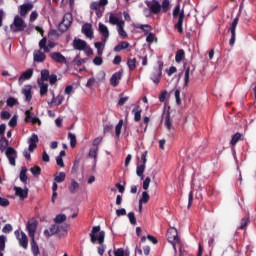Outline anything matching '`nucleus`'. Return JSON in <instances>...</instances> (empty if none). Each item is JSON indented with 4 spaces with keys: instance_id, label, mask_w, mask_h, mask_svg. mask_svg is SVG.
<instances>
[{
    "instance_id": "nucleus-1",
    "label": "nucleus",
    "mask_w": 256,
    "mask_h": 256,
    "mask_svg": "<svg viewBox=\"0 0 256 256\" xmlns=\"http://www.w3.org/2000/svg\"><path fill=\"white\" fill-rule=\"evenodd\" d=\"M90 241L91 243L95 244L99 243V247H98V253L103 256V254L105 253V245H103L105 243V231H101V226H94L91 230L90 233Z\"/></svg>"
},
{
    "instance_id": "nucleus-2",
    "label": "nucleus",
    "mask_w": 256,
    "mask_h": 256,
    "mask_svg": "<svg viewBox=\"0 0 256 256\" xmlns=\"http://www.w3.org/2000/svg\"><path fill=\"white\" fill-rule=\"evenodd\" d=\"M173 19H177L178 22L174 25V28L177 29L178 33H183V21H185V10L181 11V4H177L172 12Z\"/></svg>"
},
{
    "instance_id": "nucleus-3",
    "label": "nucleus",
    "mask_w": 256,
    "mask_h": 256,
    "mask_svg": "<svg viewBox=\"0 0 256 256\" xmlns=\"http://www.w3.org/2000/svg\"><path fill=\"white\" fill-rule=\"evenodd\" d=\"M166 239L168 243H171V245L173 246L175 253H177V245L181 247V238H179V233L177 232V229L176 228L168 229L166 233Z\"/></svg>"
},
{
    "instance_id": "nucleus-4",
    "label": "nucleus",
    "mask_w": 256,
    "mask_h": 256,
    "mask_svg": "<svg viewBox=\"0 0 256 256\" xmlns=\"http://www.w3.org/2000/svg\"><path fill=\"white\" fill-rule=\"evenodd\" d=\"M10 29L12 33H21L27 29V23H25V20H23L21 16L17 15L14 17V21L10 25Z\"/></svg>"
},
{
    "instance_id": "nucleus-5",
    "label": "nucleus",
    "mask_w": 256,
    "mask_h": 256,
    "mask_svg": "<svg viewBox=\"0 0 256 256\" xmlns=\"http://www.w3.org/2000/svg\"><path fill=\"white\" fill-rule=\"evenodd\" d=\"M71 23H73V15H71V13H66L63 17V20L58 25L59 31H61V33H65V31L71 27Z\"/></svg>"
},
{
    "instance_id": "nucleus-6",
    "label": "nucleus",
    "mask_w": 256,
    "mask_h": 256,
    "mask_svg": "<svg viewBox=\"0 0 256 256\" xmlns=\"http://www.w3.org/2000/svg\"><path fill=\"white\" fill-rule=\"evenodd\" d=\"M14 235H16V238L19 241L20 247H23V249H27L29 247V238L25 232H19V230H16Z\"/></svg>"
},
{
    "instance_id": "nucleus-7",
    "label": "nucleus",
    "mask_w": 256,
    "mask_h": 256,
    "mask_svg": "<svg viewBox=\"0 0 256 256\" xmlns=\"http://www.w3.org/2000/svg\"><path fill=\"white\" fill-rule=\"evenodd\" d=\"M161 75H163V66H155L152 70L150 79L153 81V83L157 84L161 81Z\"/></svg>"
},
{
    "instance_id": "nucleus-8",
    "label": "nucleus",
    "mask_w": 256,
    "mask_h": 256,
    "mask_svg": "<svg viewBox=\"0 0 256 256\" xmlns=\"http://www.w3.org/2000/svg\"><path fill=\"white\" fill-rule=\"evenodd\" d=\"M26 229L29 237H31V239H35V233L37 232V220L35 218H31L26 225Z\"/></svg>"
},
{
    "instance_id": "nucleus-9",
    "label": "nucleus",
    "mask_w": 256,
    "mask_h": 256,
    "mask_svg": "<svg viewBox=\"0 0 256 256\" xmlns=\"http://www.w3.org/2000/svg\"><path fill=\"white\" fill-rule=\"evenodd\" d=\"M239 24V17H236L232 23H231V26H230V33H231V38L229 40V45L230 47H233V45H235V37H236V33L235 31L237 30V25Z\"/></svg>"
},
{
    "instance_id": "nucleus-10",
    "label": "nucleus",
    "mask_w": 256,
    "mask_h": 256,
    "mask_svg": "<svg viewBox=\"0 0 256 256\" xmlns=\"http://www.w3.org/2000/svg\"><path fill=\"white\" fill-rule=\"evenodd\" d=\"M6 157L10 163V165H12L13 167H15L16 165V159H17V150H15V148L13 147H8L6 149Z\"/></svg>"
},
{
    "instance_id": "nucleus-11",
    "label": "nucleus",
    "mask_w": 256,
    "mask_h": 256,
    "mask_svg": "<svg viewBox=\"0 0 256 256\" xmlns=\"http://www.w3.org/2000/svg\"><path fill=\"white\" fill-rule=\"evenodd\" d=\"M16 197H20L21 201H25L29 197V188L23 189L18 186H14Z\"/></svg>"
},
{
    "instance_id": "nucleus-12",
    "label": "nucleus",
    "mask_w": 256,
    "mask_h": 256,
    "mask_svg": "<svg viewBox=\"0 0 256 256\" xmlns=\"http://www.w3.org/2000/svg\"><path fill=\"white\" fill-rule=\"evenodd\" d=\"M50 56H51V59L55 61V63H60V64L67 63V58H65V56H63L61 52H52Z\"/></svg>"
},
{
    "instance_id": "nucleus-13",
    "label": "nucleus",
    "mask_w": 256,
    "mask_h": 256,
    "mask_svg": "<svg viewBox=\"0 0 256 256\" xmlns=\"http://www.w3.org/2000/svg\"><path fill=\"white\" fill-rule=\"evenodd\" d=\"M73 47L76 51H85V49H87V42L76 38L73 40Z\"/></svg>"
},
{
    "instance_id": "nucleus-14",
    "label": "nucleus",
    "mask_w": 256,
    "mask_h": 256,
    "mask_svg": "<svg viewBox=\"0 0 256 256\" xmlns=\"http://www.w3.org/2000/svg\"><path fill=\"white\" fill-rule=\"evenodd\" d=\"M99 31L102 34V42L106 43L107 39H109V28L105 24L99 23Z\"/></svg>"
},
{
    "instance_id": "nucleus-15",
    "label": "nucleus",
    "mask_w": 256,
    "mask_h": 256,
    "mask_svg": "<svg viewBox=\"0 0 256 256\" xmlns=\"http://www.w3.org/2000/svg\"><path fill=\"white\" fill-rule=\"evenodd\" d=\"M138 63H141V65H146L147 64V56L141 57L139 56L138 58H129L127 61V65H137Z\"/></svg>"
},
{
    "instance_id": "nucleus-16",
    "label": "nucleus",
    "mask_w": 256,
    "mask_h": 256,
    "mask_svg": "<svg viewBox=\"0 0 256 256\" xmlns=\"http://www.w3.org/2000/svg\"><path fill=\"white\" fill-rule=\"evenodd\" d=\"M82 33L86 35L89 39H93V25L90 23H85L82 26Z\"/></svg>"
},
{
    "instance_id": "nucleus-17",
    "label": "nucleus",
    "mask_w": 256,
    "mask_h": 256,
    "mask_svg": "<svg viewBox=\"0 0 256 256\" xmlns=\"http://www.w3.org/2000/svg\"><path fill=\"white\" fill-rule=\"evenodd\" d=\"M122 75H123L122 71H118L114 73L110 78V85H112V87H117V85H119V81H121Z\"/></svg>"
},
{
    "instance_id": "nucleus-18",
    "label": "nucleus",
    "mask_w": 256,
    "mask_h": 256,
    "mask_svg": "<svg viewBox=\"0 0 256 256\" xmlns=\"http://www.w3.org/2000/svg\"><path fill=\"white\" fill-rule=\"evenodd\" d=\"M152 5L150 6V13L153 15H159L161 13V3L157 0H152Z\"/></svg>"
},
{
    "instance_id": "nucleus-19",
    "label": "nucleus",
    "mask_w": 256,
    "mask_h": 256,
    "mask_svg": "<svg viewBox=\"0 0 256 256\" xmlns=\"http://www.w3.org/2000/svg\"><path fill=\"white\" fill-rule=\"evenodd\" d=\"M164 125L168 131H171V129H173V124L171 123V107H168L167 113L165 115Z\"/></svg>"
},
{
    "instance_id": "nucleus-20",
    "label": "nucleus",
    "mask_w": 256,
    "mask_h": 256,
    "mask_svg": "<svg viewBox=\"0 0 256 256\" xmlns=\"http://www.w3.org/2000/svg\"><path fill=\"white\" fill-rule=\"evenodd\" d=\"M32 9H33L32 3L22 4L20 6V16L25 17V15H27L29 13V11H31Z\"/></svg>"
},
{
    "instance_id": "nucleus-21",
    "label": "nucleus",
    "mask_w": 256,
    "mask_h": 256,
    "mask_svg": "<svg viewBox=\"0 0 256 256\" xmlns=\"http://www.w3.org/2000/svg\"><path fill=\"white\" fill-rule=\"evenodd\" d=\"M45 53H43L42 51L40 50H36L34 51V61L36 63H43L45 61Z\"/></svg>"
},
{
    "instance_id": "nucleus-22",
    "label": "nucleus",
    "mask_w": 256,
    "mask_h": 256,
    "mask_svg": "<svg viewBox=\"0 0 256 256\" xmlns=\"http://www.w3.org/2000/svg\"><path fill=\"white\" fill-rule=\"evenodd\" d=\"M31 77H33V69L29 68L21 74L19 81H27L31 79Z\"/></svg>"
},
{
    "instance_id": "nucleus-23",
    "label": "nucleus",
    "mask_w": 256,
    "mask_h": 256,
    "mask_svg": "<svg viewBox=\"0 0 256 256\" xmlns=\"http://www.w3.org/2000/svg\"><path fill=\"white\" fill-rule=\"evenodd\" d=\"M7 130V125L1 124L0 125V139L1 141H5L6 147H9V140L5 138V131Z\"/></svg>"
},
{
    "instance_id": "nucleus-24",
    "label": "nucleus",
    "mask_w": 256,
    "mask_h": 256,
    "mask_svg": "<svg viewBox=\"0 0 256 256\" xmlns=\"http://www.w3.org/2000/svg\"><path fill=\"white\" fill-rule=\"evenodd\" d=\"M145 169H146L145 164H140L136 168V175L138 177H140L141 181H143V179H145V175H144Z\"/></svg>"
},
{
    "instance_id": "nucleus-25",
    "label": "nucleus",
    "mask_w": 256,
    "mask_h": 256,
    "mask_svg": "<svg viewBox=\"0 0 256 256\" xmlns=\"http://www.w3.org/2000/svg\"><path fill=\"white\" fill-rule=\"evenodd\" d=\"M132 113H134V121L139 123V121H141V113H143V110L139 106H136L132 110Z\"/></svg>"
},
{
    "instance_id": "nucleus-26",
    "label": "nucleus",
    "mask_w": 256,
    "mask_h": 256,
    "mask_svg": "<svg viewBox=\"0 0 256 256\" xmlns=\"http://www.w3.org/2000/svg\"><path fill=\"white\" fill-rule=\"evenodd\" d=\"M31 251L34 256H38L39 251V244H37V241H35V238H31Z\"/></svg>"
},
{
    "instance_id": "nucleus-27",
    "label": "nucleus",
    "mask_w": 256,
    "mask_h": 256,
    "mask_svg": "<svg viewBox=\"0 0 256 256\" xmlns=\"http://www.w3.org/2000/svg\"><path fill=\"white\" fill-rule=\"evenodd\" d=\"M125 21L121 20V24L118 26V35L122 37V39H127V32L125 31Z\"/></svg>"
},
{
    "instance_id": "nucleus-28",
    "label": "nucleus",
    "mask_w": 256,
    "mask_h": 256,
    "mask_svg": "<svg viewBox=\"0 0 256 256\" xmlns=\"http://www.w3.org/2000/svg\"><path fill=\"white\" fill-rule=\"evenodd\" d=\"M241 137H243V134L237 132L236 134H234L230 140V145L232 147H235V145H237V143H239V141H241Z\"/></svg>"
},
{
    "instance_id": "nucleus-29",
    "label": "nucleus",
    "mask_w": 256,
    "mask_h": 256,
    "mask_svg": "<svg viewBox=\"0 0 256 256\" xmlns=\"http://www.w3.org/2000/svg\"><path fill=\"white\" fill-rule=\"evenodd\" d=\"M184 59H185V50L183 49L178 50L175 55L176 63H181V61H183Z\"/></svg>"
},
{
    "instance_id": "nucleus-30",
    "label": "nucleus",
    "mask_w": 256,
    "mask_h": 256,
    "mask_svg": "<svg viewBox=\"0 0 256 256\" xmlns=\"http://www.w3.org/2000/svg\"><path fill=\"white\" fill-rule=\"evenodd\" d=\"M40 85V95L41 97H45V95H47L48 91H49V84L47 83H39Z\"/></svg>"
},
{
    "instance_id": "nucleus-31",
    "label": "nucleus",
    "mask_w": 256,
    "mask_h": 256,
    "mask_svg": "<svg viewBox=\"0 0 256 256\" xmlns=\"http://www.w3.org/2000/svg\"><path fill=\"white\" fill-rule=\"evenodd\" d=\"M109 24L117 25V27H119V25L121 24V20H119V18L117 16H115L113 13H111L109 16Z\"/></svg>"
},
{
    "instance_id": "nucleus-32",
    "label": "nucleus",
    "mask_w": 256,
    "mask_h": 256,
    "mask_svg": "<svg viewBox=\"0 0 256 256\" xmlns=\"http://www.w3.org/2000/svg\"><path fill=\"white\" fill-rule=\"evenodd\" d=\"M19 179L22 183H27V167H22L19 175Z\"/></svg>"
},
{
    "instance_id": "nucleus-33",
    "label": "nucleus",
    "mask_w": 256,
    "mask_h": 256,
    "mask_svg": "<svg viewBox=\"0 0 256 256\" xmlns=\"http://www.w3.org/2000/svg\"><path fill=\"white\" fill-rule=\"evenodd\" d=\"M23 94L25 96L26 101H31L33 99V95L31 94V86H28L25 89H23Z\"/></svg>"
},
{
    "instance_id": "nucleus-34",
    "label": "nucleus",
    "mask_w": 256,
    "mask_h": 256,
    "mask_svg": "<svg viewBox=\"0 0 256 256\" xmlns=\"http://www.w3.org/2000/svg\"><path fill=\"white\" fill-rule=\"evenodd\" d=\"M39 48L43 49L44 53H49V46H47V38H43L42 40H40L39 42Z\"/></svg>"
},
{
    "instance_id": "nucleus-35",
    "label": "nucleus",
    "mask_w": 256,
    "mask_h": 256,
    "mask_svg": "<svg viewBox=\"0 0 256 256\" xmlns=\"http://www.w3.org/2000/svg\"><path fill=\"white\" fill-rule=\"evenodd\" d=\"M68 139L70 140V147L75 148L77 146V136L75 134L69 132Z\"/></svg>"
},
{
    "instance_id": "nucleus-36",
    "label": "nucleus",
    "mask_w": 256,
    "mask_h": 256,
    "mask_svg": "<svg viewBox=\"0 0 256 256\" xmlns=\"http://www.w3.org/2000/svg\"><path fill=\"white\" fill-rule=\"evenodd\" d=\"M64 100H65V97L59 94L57 97L53 96L52 103H54L56 107H59V105H61V103H63Z\"/></svg>"
},
{
    "instance_id": "nucleus-37",
    "label": "nucleus",
    "mask_w": 256,
    "mask_h": 256,
    "mask_svg": "<svg viewBox=\"0 0 256 256\" xmlns=\"http://www.w3.org/2000/svg\"><path fill=\"white\" fill-rule=\"evenodd\" d=\"M191 75H193V71H191V68L188 67L185 71V75H184V85L185 87H187L189 85V77H191Z\"/></svg>"
},
{
    "instance_id": "nucleus-38",
    "label": "nucleus",
    "mask_w": 256,
    "mask_h": 256,
    "mask_svg": "<svg viewBox=\"0 0 256 256\" xmlns=\"http://www.w3.org/2000/svg\"><path fill=\"white\" fill-rule=\"evenodd\" d=\"M65 177V172H60L59 174L54 175V181H56V183H63V181H65Z\"/></svg>"
},
{
    "instance_id": "nucleus-39",
    "label": "nucleus",
    "mask_w": 256,
    "mask_h": 256,
    "mask_svg": "<svg viewBox=\"0 0 256 256\" xmlns=\"http://www.w3.org/2000/svg\"><path fill=\"white\" fill-rule=\"evenodd\" d=\"M121 129H123V119L119 120L118 124L115 127V133L118 139L119 137H121Z\"/></svg>"
},
{
    "instance_id": "nucleus-40",
    "label": "nucleus",
    "mask_w": 256,
    "mask_h": 256,
    "mask_svg": "<svg viewBox=\"0 0 256 256\" xmlns=\"http://www.w3.org/2000/svg\"><path fill=\"white\" fill-rule=\"evenodd\" d=\"M78 190H79V183L75 180H72L69 186L70 193H75Z\"/></svg>"
},
{
    "instance_id": "nucleus-41",
    "label": "nucleus",
    "mask_w": 256,
    "mask_h": 256,
    "mask_svg": "<svg viewBox=\"0 0 256 256\" xmlns=\"http://www.w3.org/2000/svg\"><path fill=\"white\" fill-rule=\"evenodd\" d=\"M67 221V216L65 214H58L54 218V223H63Z\"/></svg>"
},
{
    "instance_id": "nucleus-42",
    "label": "nucleus",
    "mask_w": 256,
    "mask_h": 256,
    "mask_svg": "<svg viewBox=\"0 0 256 256\" xmlns=\"http://www.w3.org/2000/svg\"><path fill=\"white\" fill-rule=\"evenodd\" d=\"M137 29H141V31H143L144 33H149V31H151L153 27H151V25L149 24H140L139 26H137Z\"/></svg>"
},
{
    "instance_id": "nucleus-43",
    "label": "nucleus",
    "mask_w": 256,
    "mask_h": 256,
    "mask_svg": "<svg viewBox=\"0 0 256 256\" xmlns=\"http://www.w3.org/2000/svg\"><path fill=\"white\" fill-rule=\"evenodd\" d=\"M249 223H250L249 217L242 218L239 229L241 230L247 229V225H249Z\"/></svg>"
},
{
    "instance_id": "nucleus-44",
    "label": "nucleus",
    "mask_w": 256,
    "mask_h": 256,
    "mask_svg": "<svg viewBox=\"0 0 256 256\" xmlns=\"http://www.w3.org/2000/svg\"><path fill=\"white\" fill-rule=\"evenodd\" d=\"M170 5L171 2L169 0H163L161 5L162 13H167V11H169Z\"/></svg>"
},
{
    "instance_id": "nucleus-45",
    "label": "nucleus",
    "mask_w": 256,
    "mask_h": 256,
    "mask_svg": "<svg viewBox=\"0 0 256 256\" xmlns=\"http://www.w3.org/2000/svg\"><path fill=\"white\" fill-rule=\"evenodd\" d=\"M31 111H33V107H31L29 110L25 111V122L26 123H31V121L33 120V114L31 113Z\"/></svg>"
},
{
    "instance_id": "nucleus-46",
    "label": "nucleus",
    "mask_w": 256,
    "mask_h": 256,
    "mask_svg": "<svg viewBox=\"0 0 256 256\" xmlns=\"http://www.w3.org/2000/svg\"><path fill=\"white\" fill-rule=\"evenodd\" d=\"M151 197L149 196V193L147 191L142 192V197L139 199L140 203H149V199Z\"/></svg>"
},
{
    "instance_id": "nucleus-47",
    "label": "nucleus",
    "mask_w": 256,
    "mask_h": 256,
    "mask_svg": "<svg viewBox=\"0 0 256 256\" xmlns=\"http://www.w3.org/2000/svg\"><path fill=\"white\" fill-rule=\"evenodd\" d=\"M101 7H105V5L101 4V2H92L90 5V9L93 11H99Z\"/></svg>"
},
{
    "instance_id": "nucleus-48",
    "label": "nucleus",
    "mask_w": 256,
    "mask_h": 256,
    "mask_svg": "<svg viewBox=\"0 0 256 256\" xmlns=\"http://www.w3.org/2000/svg\"><path fill=\"white\" fill-rule=\"evenodd\" d=\"M32 175H34V177H39V175H41V167L39 166H34L30 169Z\"/></svg>"
},
{
    "instance_id": "nucleus-49",
    "label": "nucleus",
    "mask_w": 256,
    "mask_h": 256,
    "mask_svg": "<svg viewBox=\"0 0 256 256\" xmlns=\"http://www.w3.org/2000/svg\"><path fill=\"white\" fill-rule=\"evenodd\" d=\"M97 151H99L98 148H91L88 154V156L94 159L95 162L97 161Z\"/></svg>"
},
{
    "instance_id": "nucleus-50",
    "label": "nucleus",
    "mask_w": 256,
    "mask_h": 256,
    "mask_svg": "<svg viewBox=\"0 0 256 256\" xmlns=\"http://www.w3.org/2000/svg\"><path fill=\"white\" fill-rule=\"evenodd\" d=\"M50 76L51 75L49 74V70L44 69V70L41 71V79H42V81H49V77Z\"/></svg>"
},
{
    "instance_id": "nucleus-51",
    "label": "nucleus",
    "mask_w": 256,
    "mask_h": 256,
    "mask_svg": "<svg viewBox=\"0 0 256 256\" xmlns=\"http://www.w3.org/2000/svg\"><path fill=\"white\" fill-rule=\"evenodd\" d=\"M128 219H129L131 225H137V218H135V213L134 212H129L128 213Z\"/></svg>"
},
{
    "instance_id": "nucleus-52",
    "label": "nucleus",
    "mask_w": 256,
    "mask_h": 256,
    "mask_svg": "<svg viewBox=\"0 0 256 256\" xmlns=\"http://www.w3.org/2000/svg\"><path fill=\"white\" fill-rule=\"evenodd\" d=\"M7 106L8 107H15V105H17V99L13 98V97H9L6 101Z\"/></svg>"
},
{
    "instance_id": "nucleus-53",
    "label": "nucleus",
    "mask_w": 256,
    "mask_h": 256,
    "mask_svg": "<svg viewBox=\"0 0 256 256\" xmlns=\"http://www.w3.org/2000/svg\"><path fill=\"white\" fill-rule=\"evenodd\" d=\"M7 241V237L4 235H0V251H5V243Z\"/></svg>"
},
{
    "instance_id": "nucleus-54",
    "label": "nucleus",
    "mask_w": 256,
    "mask_h": 256,
    "mask_svg": "<svg viewBox=\"0 0 256 256\" xmlns=\"http://www.w3.org/2000/svg\"><path fill=\"white\" fill-rule=\"evenodd\" d=\"M174 95H175V100L177 105H181V90L179 89L175 90Z\"/></svg>"
},
{
    "instance_id": "nucleus-55",
    "label": "nucleus",
    "mask_w": 256,
    "mask_h": 256,
    "mask_svg": "<svg viewBox=\"0 0 256 256\" xmlns=\"http://www.w3.org/2000/svg\"><path fill=\"white\" fill-rule=\"evenodd\" d=\"M37 144L39 143V136H37V134H32V136L28 139V144Z\"/></svg>"
},
{
    "instance_id": "nucleus-56",
    "label": "nucleus",
    "mask_w": 256,
    "mask_h": 256,
    "mask_svg": "<svg viewBox=\"0 0 256 256\" xmlns=\"http://www.w3.org/2000/svg\"><path fill=\"white\" fill-rule=\"evenodd\" d=\"M165 72L167 73L168 77H171V75L177 73V67L171 66L169 69H166Z\"/></svg>"
},
{
    "instance_id": "nucleus-57",
    "label": "nucleus",
    "mask_w": 256,
    "mask_h": 256,
    "mask_svg": "<svg viewBox=\"0 0 256 256\" xmlns=\"http://www.w3.org/2000/svg\"><path fill=\"white\" fill-rule=\"evenodd\" d=\"M8 125L9 127H12V129H14V127H17V116H13L8 122Z\"/></svg>"
},
{
    "instance_id": "nucleus-58",
    "label": "nucleus",
    "mask_w": 256,
    "mask_h": 256,
    "mask_svg": "<svg viewBox=\"0 0 256 256\" xmlns=\"http://www.w3.org/2000/svg\"><path fill=\"white\" fill-rule=\"evenodd\" d=\"M0 207H9V199L0 196Z\"/></svg>"
},
{
    "instance_id": "nucleus-59",
    "label": "nucleus",
    "mask_w": 256,
    "mask_h": 256,
    "mask_svg": "<svg viewBox=\"0 0 256 256\" xmlns=\"http://www.w3.org/2000/svg\"><path fill=\"white\" fill-rule=\"evenodd\" d=\"M0 117L3 120L11 119V113L9 111H2Z\"/></svg>"
},
{
    "instance_id": "nucleus-60",
    "label": "nucleus",
    "mask_w": 256,
    "mask_h": 256,
    "mask_svg": "<svg viewBox=\"0 0 256 256\" xmlns=\"http://www.w3.org/2000/svg\"><path fill=\"white\" fill-rule=\"evenodd\" d=\"M165 99H167V90H164L159 95L160 103H165Z\"/></svg>"
},
{
    "instance_id": "nucleus-61",
    "label": "nucleus",
    "mask_w": 256,
    "mask_h": 256,
    "mask_svg": "<svg viewBox=\"0 0 256 256\" xmlns=\"http://www.w3.org/2000/svg\"><path fill=\"white\" fill-rule=\"evenodd\" d=\"M150 183H151V178L146 177L144 182H143V189H144V191H147V189H149Z\"/></svg>"
},
{
    "instance_id": "nucleus-62",
    "label": "nucleus",
    "mask_w": 256,
    "mask_h": 256,
    "mask_svg": "<svg viewBox=\"0 0 256 256\" xmlns=\"http://www.w3.org/2000/svg\"><path fill=\"white\" fill-rule=\"evenodd\" d=\"M2 231L3 233H11V231H13V226L11 224H6Z\"/></svg>"
},
{
    "instance_id": "nucleus-63",
    "label": "nucleus",
    "mask_w": 256,
    "mask_h": 256,
    "mask_svg": "<svg viewBox=\"0 0 256 256\" xmlns=\"http://www.w3.org/2000/svg\"><path fill=\"white\" fill-rule=\"evenodd\" d=\"M155 41V34L154 33H149L146 37V42L147 43H153Z\"/></svg>"
},
{
    "instance_id": "nucleus-64",
    "label": "nucleus",
    "mask_w": 256,
    "mask_h": 256,
    "mask_svg": "<svg viewBox=\"0 0 256 256\" xmlns=\"http://www.w3.org/2000/svg\"><path fill=\"white\" fill-rule=\"evenodd\" d=\"M114 256H125V250L123 248H118L115 252H114Z\"/></svg>"
}]
</instances>
